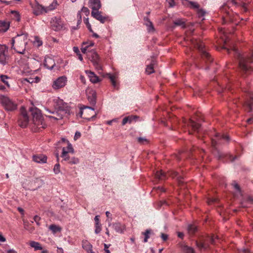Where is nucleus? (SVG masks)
<instances>
[{"label": "nucleus", "instance_id": "obj_38", "mask_svg": "<svg viewBox=\"0 0 253 253\" xmlns=\"http://www.w3.org/2000/svg\"><path fill=\"white\" fill-rule=\"evenodd\" d=\"M0 80L7 87H9L10 85L7 81V79L9 78L7 76L1 75L0 76Z\"/></svg>", "mask_w": 253, "mask_h": 253}, {"label": "nucleus", "instance_id": "obj_28", "mask_svg": "<svg viewBox=\"0 0 253 253\" xmlns=\"http://www.w3.org/2000/svg\"><path fill=\"white\" fill-rule=\"evenodd\" d=\"M253 106V95H250V100L246 103L245 107L248 112L252 111V107Z\"/></svg>", "mask_w": 253, "mask_h": 253}, {"label": "nucleus", "instance_id": "obj_41", "mask_svg": "<svg viewBox=\"0 0 253 253\" xmlns=\"http://www.w3.org/2000/svg\"><path fill=\"white\" fill-rule=\"evenodd\" d=\"M197 230V227L194 225H189L188 227V230L190 233H194Z\"/></svg>", "mask_w": 253, "mask_h": 253}, {"label": "nucleus", "instance_id": "obj_6", "mask_svg": "<svg viewBox=\"0 0 253 253\" xmlns=\"http://www.w3.org/2000/svg\"><path fill=\"white\" fill-rule=\"evenodd\" d=\"M0 102L6 111H12L17 109V104L7 96L0 95Z\"/></svg>", "mask_w": 253, "mask_h": 253}, {"label": "nucleus", "instance_id": "obj_50", "mask_svg": "<svg viewBox=\"0 0 253 253\" xmlns=\"http://www.w3.org/2000/svg\"><path fill=\"white\" fill-rule=\"evenodd\" d=\"M197 13L199 17H203L204 16L206 12L203 9L198 8L197 9Z\"/></svg>", "mask_w": 253, "mask_h": 253}, {"label": "nucleus", "instance_id": "obj_49", "mask_svg": "<svg viewBox=\"0 0 253 253\" xmlns=\"http://www.w3.org/2000/svg\"><path fill=\"white\" fill-rule=\"evenodd\" d=\"M168 174L169 176H172L173 178L177 177V178H179V176H178V173L175 171L169 172Z\"/></svg>", "mask_w": 253, "mask_h": 253}, {"label": "nucleus", "instance_id": "obj_29", "mask_svg": "<svg viewBox=\"0 0 253 253\" xmlns=\"http://www.w3.org/2000/svg\"><path fill=\"white\" fill-rule=\"evenodd\" d=\"M29 245L32 248H33L35 251L42 250V247L39 242L31 241L29 243Z\"/></svg>", "mask_w": 253, "mask_h": 253}, {"label": "nucleus", "instance_id": "obj_21", "mask_svg": "<svg viewBox=\"0 0 253 253\" xmlns=\"http://www.w3.org/2000/svg\"><path fill=\"white\" fill-rule=\"evenodd\" d=\"M144 24L147 27L148 31L149 32H154L155 31V28L152 22L150 20V19L147 17H145L144 18Z\"/></svg>", "mask_w": 253, "mask_h": 253}, {"label": "nucleus", "instance_id": "obj_8", "mask_svg": "<svg viewBox=\"0 0 253 253\" xmlns=\"http://www.w3.org/2000/svg\"><path fill=\"white\" fill-rule=\"evenodd\" d=\"M80 114L81 117L84 115L83 118L87 120L94 118L96 115V113L94 111V109L87 106H84L81 108Z\"/></svg>", "mask_w": 253, "mask_h": 253}, {"label": "nucleus", "instance_id": "obj_3", "mask_svg": "<svg viewBox=\"0 0 253 253\" xmlns=\"http://www.w3.org/2000/svg\"><path fill=\"white\" fill-rule=\"evenodd\" d=\"M30 111L32 116V121L34 126L36 127L35 130L41 129L46 127V125L44 121L41 111L36 107H32Z\"/></svg>", "mask_w": 253, "mask_h": 253}, {"label": "nucleus", "instance_id": "obj_7", "mask_svg": "<svg viewBox=\"0 0 253 253\" xmlns=\"http://www.w3.org/2000/svg\"><path fill=\"white\" fill-rule=\"evenodd\" d=\"M252 62H253V52H252L251 56L248 58L240 56H239L240 67L246 72L250 71L251 69L250 64Z\"/></svg>", "mask_w": 253, "mask_h": 253}, {"label": "nucleus", "instance_id": "obj_56", "mask_svg": "<svg viewBox=\"0 0 253 253\" xmlns=\"http://www.w3.org/2000/svg\"><path fill=\"white\" fill-rule=\"evenodd\" d=\"M95 224H100L99 216L96 215L94 217Z\"/></svg>", "mask_w": 253, "mask_h": 253}, {"label": "nucleus", "instance_id": "obj_12", "mask_svg": "<svg viewBox=\"0 0 253 253\" xmlns=\"http://www.w3.org/2000/svg\"><path fill=\"white\" fill-rule=\"evenodd\" d=\"M8 59L7 47L5 45H0V64L6 65L8 63Z\"/></svg>", "mask_w": 253, "mask_h": 253}, {"label": "nucleus", "instance_id": "obj_37", "mask_svg": "<svg viewBox=\"0 0 253 253\" xmlns=\"http://www.w3.org/2000/svg\"><path fill=\"white\" fill-rule=\"evenodd\" d=\"M155 176L159 179H164L166 177V174L162 170L158 171L155 174Z\"/></svg>", "mask_w": 253, "mask_h": 253}, {"label": "nucleus", "instance_id": "obj_45", "mask_svg": "<svg viewBox=\"0 0 253 253\" xmlns=\"http://www.w3.org/2000/svg\"><path fill=\"white\" fill-rule=\"evenodd\" d=\"M247 203H248L247 205L245 204L244 203H242V206L244 207H249L248 204H253V199H252L251 198H248L247 199Z\"/></svg>", "mask_w": 253, "mask_h": 253}, {"label": "nucleus", "instance_id": "obj_48", "mask_svg": "<svg viewBox=\"0 0 253 253\" xmlns=\"http://www.w3.org/2000/svg\"><path fill=\"white\" fill-rule=\"evenodd\" d=\"M85 14L86 16H88L89 14V10L87 7L83 6L80 11Z\"/></svg>", "mask_w": 253, "mask_h": 253}, {"label": "nucleus", "instance_id": "obj_15", "mask_svg": "<svg viewBox=\"0 0 253 253\" xmlns=\"http://www.w3.org/2000/svg\"><path fill=\"white\" fill-rule=\"evenodd\" d=\"M44 66L48 69L52 70L55 66L54 59L49 56H46L44 58Z\"/></svg>", "mask_w": 253, "mask_h": 253}, {"label": "nucleus", "instance_id": "obj_62", "mask_svg": "<svg viewBox=\"0 0 253 253\" xmlns=\"http://www.w3.org/2000/svg\"><path fill=\"white\" fill-rule=\"evenodd\" d=\"M17 210L19 211V212H20V213L22 215H24V211L22 208L18 207Z\"/></svg>", "mask_w": 253, "mask_h": 253}, {"label": "nucleus", "instance_id": "obj_60", "mask_svg": "<svg viewBox=\"0 0 253 253\" xmlns=\"http://www.w3.org/2000/svg\"><path fill=\"white\" fill-rule=\"evenodd\" d=\"M169 3L170 7H173L175 5L174 0H169Z\"/></svg>", "mask_w": 253, "mask_h": 253}, {"label": "nucleus", "instance_id": "obj_1", "mask_svg": "<svg viewBox=\"0 0 253 253\" xmlns=\"http://www.w3.org/2000/svg\"><path fill=\"white\" fill-rule=\"evenodd\" d=\"M75 154V150L72 144L67 141V146H63L62 148V152L60 155L62 161H65L68 164L76 165L79 163V159L75 157H72Z\"/></svg>", "mask_w": 253, "mask_h": 253}, {"label": "nucleus", "instance_id": "obj_36", "mask_svg": "<svg viewBox=\"0 0 253 253\" xmlns=\"http://www.w3.org/2000/svg\"><path fill=\"white\" fill-rule=\"evenodd\" d=\"M49 228L50 230L52 231L53 233L55 234L58 232H60L61 231V228L58 226H57L54 224H51L49 226Z\"/></svg>", "mask_w": 253, "mask_h": 253}, {"label": "nucleus", "instance_id": "obj_31", "mask_svg": "<svg viewBox=\"0 0 253 253\" xmlns=\"http://www.w3.org/2000/svg\"><path fill=\"white\" fill-rule=\"evenodd\" d=\"M137 116H128L124 118L122 121V125H125L127 123H131L133 120L137 118Z\"/></svg>", "mask_w": 253, "mask_h": 253}, {"label": "nucleus", "instance_id": "obj_53", "mask_svg": "<svg viewBox=\"0 0 253 253\" xmlns=\"http://www.w3.org/2000/svg\"><path fill=\"white\" fill-rule=\"evenodd\" d=\"M40 217H39V216L38 215H35L34 217V221L36 222V223L37 224V225H40Z\"/></svg>", "mask_w": 253, "mask_h": 253}, {"label": "nucleus", "instance_id": "obj_4", "mask_svg": "<svg viewBox=\"0 0 253 253\" xmlns=\"http://www.w3.org/2000/svg\"><path fill=\"white\" fill-rule=\"evenodd\" d=\"M49 107L54 108L62 113L70 114V107L67 103L58 97H53L50 98L47 102Z\"/></svg>", "mask_w": 253, "mask_h": 253}, {"label": "nucleus", "instance_id": "obj_64", "mask_svg": "<svg viewBox=\"0 0 253 253\" xmlns=\"http://www.w3.org/2000/svg\"><path fill=\"white\" fill-rule=\"evenodd\" d=\"M161 237L164 241H166L168 238V236L166 234L162 233L161 234Z\"/></svg>", "mask_w": 253, "mask_h": 253}, {"label": "nucleus", "instance_id": "obj_11", "mask_svg": "<svg viewBox=\"0 0 253 253\" xmlns=\"http://www.w3.org/2000/svg\"><path fill=\"white\" fill-rule=\"evenodd\" d=\"M67 81V78L66 76H60L53 80L52 87L55 90L60 89L66 85Z\"/></svg>", "mask_w": 253, "mask_h": 253}, {"label": "nucleus", "instance_id": "obj_33", "mask_svg": "<svg viewBox=\"0 0 253 253\" xmlns=\"http://www.w3.org/2000/svg\"><path fill=\"white\" fill-rule=\"evenodd\" d=\"M154 61H153L150 64L148 65L147 66V67L146 68V72L148 74H152L154 72Z\"/></svg>", "mask_w": 253, "mask_h": 253}, {"label": "nucleus", "instance_id": "obj_32", "mask_svg": "<svg viewBox=\"0 0 253 253\" xmlns=\"http://www.w3.org/2000/svg\"><path fill=\"white\" fill-rule=\"evenodd\" d=\"M57 117H55V116H52V115H45V117L48 118L51 122L54 123L56 121L61 120L62 119V116L61 115H58Z\"/></svg>", "mask_w": 253, "mask_h": 253}, {"label": "nucleus", "instance_id": "obj_14", "mask_svg": "<svg viewBox=\"0 0 253 253\" xmlns=\"http://www.w3.org/2000/svg\"><path fill=\"white\" fill-rule=\"evenodd\" d=\"M91 15L92 17L102 24L104 23L108 19V17L103 16L101 14V12L99 10L91 11Z\"/></svg>", "mask_w": 253, "mask_h": 253}, {"label": "nucleus", "instance_id": "obj_16", "mask_svg": "<svg viewBox=\"0 0 253 253\" xmlns=\"http://www.w3.org/2000/svg\"><path fill=\"white\" fill-rule=\"evenodd\" d=\"M86 74L87 75L89 81L93 84H96L99 82L101 80L99 77L93 72L90 71L86 70L85 71Z\"/></svg>", "mask_w": 253, "mask_h": 253}, {"label": "nucleus", "instance_id": "obj_24", "mask_svg": "<svg viewBox=\"0 0 253 253\" xmlns=\"http://www.w3.org/2000/svg\"><path fill=\"white\" fill-rule=\"evenodd\" d=\"M107 76L109 79L110 80L112 84L114 86V87L117 88L118 85L116 82V79L117 78V75L108 74Z\"/></svg>", "mask_w": 253, "mask_h": 253}, {"label": "nucleus", "instance_id": "obj_46", "mask_svg": "<svg viewBox=\"0 0 253 253\" xmlns=\"http://www.w3.org/2000/svg\"><path fill=\"white\" fill-rule=\"evenodd\" d=\"M77 17L78 19L77 24L80 25L82 22V15L81 11H79L77 14Z\"/></svg>", "mask_w": 253, "mask_h": 253}, {"label": "nucleus", "instance_id": "obj_55", "mask_svg": "<svg viewBox=\"0 0 253 253\" xmlns=\"http://www.w3.org/2000/svg\"><path fill=\"white\" fill-rule=\"evenodd\" d=\"M73 49L74 52L75 53H76L77 54V55L79 54V53H80L79 48L77 46L73 47Z\"/></svg>", "mask_w": 253, "mask_h": 253}, {"label": "nucleus", "instance_id": "obj_25", "mask_svg": "<svg viewBox=\"0 0 253 253\" xmlns=\"http://www.w3.org/2000/svg\"><path fill=\"white\" fill-rule=\"evenodd\" d=\"M113 227L115 230L118 233H123L125 230V226L120 223H115L113 224Z\"/></svg>", "mask_w": 253, "mask_h": 253}, {"label": "nucleus", "instance_id": "obj_58", "mask_svg": "<svg viewBox=\"0 0 253 253\" xmlns=\"http://www.w3.org/2000/svg\"><path fill=\"white\" fill-rule=\"evenodd\" d=\"M80 79L81 81L83 84H85V81H86V80H85V77H84V76H83V75H80Z\"/></svg>", "mask_w": 253, "mask_h": 253}, {"label": "nucleus", "instance_id": "obj_44", "mask_svg": "<svg viewBox=\"0 0 253 253\" xmlns=\"http://www.w3.org/2000/svg\"><path fill=\"white\" fill-rule=\"evenodd\" d=\"M95 233L97 234L99 233L101 231V224H95Z\"/></svg>", "mask_w": 253, "mask_h": 253}, {"label": "nucleus", "instance_id": "obj_51", "mask_svg": "<svg viewBox=\"0 0 253 253\" xmlns=\"http://www.w3.org/2000/svg\"><path fill=\"white\" fill-rule=\"evenodd\" d=\"M12 13L15 17V20L17 22L19 21L20 20V17L19 13L16 11H12Z\"/></svg>", "mask_w": 253, "mask_h": 253}, {"label": "nucleus", "instance_id": "obj_42", "mask_svg": "<svg viewBox=\"0 0 253 253\" xmlns=\"http://www.w3.org/2000/svg\"><path fill=\"white\" fill-rule=\"evenodd\" d=\"M189 3L190 4L191 7L194 9H198L199 8V4L196 2L194 1H188Z\"/></svg>", "mask_w": 253, "mask_h": 253}, {"label": "nucleus", "instance_id": "obj_2", "mask_svg": "<svg viewBox=\"0 0 253 253\" xmlns=\"http://www.w3.org/2000/svg\"><path fill=\"white\" fill-rule=\"evenodd\" d=\"M28 43V35L26 33L18 34L11 40V48L17 52L23 54L25 50L26 45Z\"/></svg>", "mask_w": 253, "mask_h": 253}, {"label": "nucleus", "instance_id": "obj_5", "mask_svg": "<svg viewBox=\"0 0 253 253\" xmlns=\"http://www.w3.org/2000/svg\"><path fill=\"white\" fill-rule=\"evenodd\" d=\"M57 3L56 0L54 1L47 7H44L37 2L31 3L33 13L35 15H40L48 12L49 11L54 9L57 6Z\"/></svg>", "mask_w": 253, "mask_h": 253}, {"label": "nucleus", "instance_id": "obj_39", "mask_svg": "<svg viewBox=\"0 0 253 253\" xmlns=\"http://www.w3.org/2000/svg\"><path fill=\"white\" fill-rule=\"evenodd\" d=\"M151 232V230L150 229H147L145 232L143 233V234L144 235L145 238L144 239V242L146 243L148 241V239L149 238L150 236Z\"/></svg>", "mask_w": 253, "mask_h": 253}, {"label": "nucleus", "instance_id": "obj_22", "mask_svg": "<svg viewBox=\"0 0 253 253\" xmlns=\"http://www.w3.org/2000/svg\"><path fill=\"white\" fill-rule=\"evenodd\" d=\"M94 45V42L92 41H89L87 42H84L83 46L81 48L82 52L83 53H86L89 47L93 46Z\"/></svg>", "mask_w": 253, "mask_h": 253}, {"label": "nucleus", "instance_id": "obj_20", "mask_svg": "<svg viewBox=\"0 0 253 253\" xmlns=\"http://www.w3.org/2000/svg\"><path fill=\"white\" fill-rule=\"evenodd\" d=\"M10 22L8 21H0V32H5L9 29Z\"/></svg>", "mask_w": 253, "mask_h": 253}, {"label": "nucleus", "instance_id": "obj_61", "mask_svg": "<svg viewBox=\"0 0 253 253\" xmlns=\"http://www.w3.org/2000/svg\"><path fill=\"white\" fill-rule=\"evenodd\" d=\"M138 141L139 143H143L144 141H146V139L145 138L139 137L138 138Z\"/></svg>", "mask_w": 253, "mask_h": 253}, {"label": "nucleus", "instance_id": "obj_13", "mask_svg": "<svg viewBox=\"0 0 253 253\" xmlns=\"http://www.w3.org/2000/svg\"><path fill=\"white\" fill-rule=\"evenodd\" d=\"M87 56L88 59L92 62L94 67L99 69L100 66L99 65V57L97 53L94 50H91L88 52H86Z\"/></svg>", "mask_w": 253, "mask_h": 253}, {"label": "nucleus", "instance_id": "obj_18", "mask_svg": "<svg viewBox=\"0 0 253 253\" xmlns=\"http://www.w3.org/2000/svg\"><path fill=\"white\" fill-rule=\"evenodd\" d=\"M221 139H224L226 141H228L229 139L228 136L216 133L215 134V138L212 139V145L214 146H215V145H216L217 143V141Z\"/></svg>", "mask_w": 253, "mask_h": 253}, {"label": "nucleus", "instance_id": "obj_40", "mask_svg": "<svg viewBox=\"0 0 253 253\" xmlns=\"http://www.w3.org/2000/svg\"><path fill=\"white\" fill-rule=\"evenodd\" d=\"M183 252L184 253H194V249L187 246H185L183 247Z\"/></svg>", "mask_w": 253, "mask_h": 253}, {"label": "nucleus", "instance_id": "obj_17", "mask_svg": "<svg viewBox=\"0 0 253 253\" xmlns=\"http://www.w3.org/2000/svg\"><path fill=\"white\" fill-rule=\"evenodd\" d=\"M89 6L91 11L99 10L101 7V4L100 0H89Z\"/></svg>", "mask_w": 253, "mask_h": 253}, {"label": "nucleus", "instance_id": "obj_54", "mask_svg": "<svg viewBox=\"0 0 253 253\" xmlns=\"http://www.w3.org/2000/svg\"><path fill=\"white\" fill-rule=\"evenodd\" d=\"M81 136V134L80 132L77 131L76 132L74 136V140H76L78 138H79Z\"/></svg>", "mask_w": 253, "mask_h": 253}, {"label": "nucleus", "instance_id": "obj_52", "mask_svg": "<svg viewBox=\"0 0 253 253\" xmlns=\"http://www.w3.org/2000/svg\"><path fill=\"white\" fill-rule=\"evenodd\" d=\"M232 186L237 191L240 192V187L236 182H234L232 183Z\"/></svg>", "mask_w": 253, "mask_h": 253}, {"label": "nucleus", "instance_id": "obj_57", "mask_svg": "<svg viewBox=\"0 0 253 253\" xmlns=\"http://www.w3.org/2000/svg\"><path fill=\"white\" fill-rule=\"evenodd\" d=\"M241 6L244 12H246L247 11V7L246 3H243L241 5Z\"/></svg>", "mask_w": 253, "mask_h": 253}, {"label": "nucleus", "instance_id": "obj_30", "mask_svg": "<svg viewBox=\"0 0 253 253\" xmlns=\"http://www.w3.org/2000/svg\"><path fill=\"white\" fill-rule=\"evenodd\" d=\"M188 125L190 126L194 130H199L200 127L199 124L192 120H189Z\"/></svg>", "mask_w": 253, "mask_h": 253}, {"label": "nucleus", "instance_id": "obj_47", "mask_svg": "<svg viewBox=\"0 0 253 253\" xmlns=\"http://www.w3.org/2000/svg\"><path fill=\"white\" fill-rule=\"evenodd\" d=\"M197 246H198V248L201 249H206L208 246L206 244L203 243H197Z\"/></svg>", "mask_w": 253, "mask_h": 253}, {"label": "nucleus", "instance_id": "obj_35", "mask_svg": "<svg viewBox=\"0 0 253 253\" xmlns=\"http://www.w3.org/2000/svg\"><path fill=\"white\" fill-rule=\"evenodd\" d=\"M33 44L35 46L39 47L42 44V42L39 37L35 36Z\"/></svg>", "mask_w": 253, "mask_h": 253}, {"label": "nucleus", "instance_id": "obj_34", "mask_svg": "<svg viewBox=\"0 0 253 253\" xmlns=\"http://www.w3.org/2000/svg\"><path fill=\"white\" fill-rule=\"evenodd\" d=\"M174 24L176 26H180L182 28L185 27V21L183 19H178L175 20L174 22Z\"/></svg>", "mask_w": 253, "mask_h": 253}, {"label": "nucleus", "instance_id": "obj_59", "mask_svg": "<svg viewBox=\"0 0 253 253\" xmlns=\"http://www.w3.org/2000/svg\"><path fill=\"white\" fill-rule=\"evenodd\" d=\"M84 21L86 26L90 24L89 22V19L88 18H84Z\"/></svg>", "mask_w": 253, "mask_h": 253}, {"label": "nucleus", "instance_id": "obj_23", "mask_svg": "<svg viewBox=\"0 0 253 253\" xmlns=\"http://www.w3.org/2000/svg\"><path fill=\"white\" fill-rule=\"evenodd\" d=\"M197 46L198 47L200 50H201L202 52V55L203 57H205L207 58L208 60H210V55L209 53H208L204 49V46L201 43H197Z\"/></svg>", "mask_w": 253, "mask_h": 253}, {"label": "nucleus", "instance_id": "obj_26", "mask_svg": "<svg viewBox=\"0 0 253 253\" xmlns=\"http://www.w3.org/2000/svg\"><path fill=\"white\" fill-rule=\"evenodd\" d=\"M82 247L87 253L92 250V246L91 244L87 240L83 241L82 242Z\"/></svg>", "mask_w": 253, "mask_h": 253}, {"label": "nucleus", "instance_id": "obj_63", "mask_svg": "<svg viewBox=\"0 0 253 253\" xmlns=\"http://www.w3.org/2000/svg\"><path fill=\"white\" fill-rule=\"evenodd\" d=\"M6 241L5 238L3 236L2 234L0 233V242H4Z\"/></svg>", "mask_w": 253, "mask_h": 253}, {"label": "nucleus", "instance_id": "obj_19", "mask_svg": "<svg viewBox=\"0 0 253 253\" xmlns=\"http://www.w3.org/2000/svg\"><path fill=\"white\" fill-rule=\"evenodd\" d=\"M33 160L37 163H45L46 162L47 158L43 155H35L33 157Z\"/></svg>", "mask_w": 253, "mask_h": 253}, {"label": "nucleus", "instance_id": "obj_43", "mask_svg": "<svg viewBox=\"0 0 253 253\" xmlns=\"http://www.w3.org/2000/svg\"><path fill=\"white\" fill-rule=\"evenodd\" d=\"M60 166L59 163H57L55 165L53 168V171L55 173V174H57L60 172Z\"/></svg>", "mask_w": 253, "mask_h": 253}, {"label": "nucleus", "instance_id": "obj_9", "mask_svg": "<svg viewBox=\"0 0 253 253\" xmlns=\"http://www.w3.org/2000/svg\"><path fill=\"white\" fill-rule=\"evenodd\" d=\"M20 115L18 120L19 125L21 127H26L29 123V119L27 112L23 106L20 108Z\"/></svg>", "mask_w": 253, "mask_h": 253}, {"label": "nucleus", "instance_id": "obj_10", "mask_svg": "<svg viewBox=\"0 0 253 253\" xmlns=\"http://www.w3.org/2000/svg\"><path fill=\"white\" fill-rule=\"evenodd\" d=\"M64 22L60 17H54L50 20V26L52 30L55 31H59L63 29Z\"/></svg>", "mask_w": 253, "mask_h": 253}, {"label": "nucleus", "instance_id": "obj_27", "mask_svg": "<svg viewBox=\"0 0 253 253\" xmlns=\"http://www.w3.org/2000/svg\"><path fill=\"white\" fill-rule=\"evenodd\" d=\"M45 110L47 112H48L49 113H50L51 114H52L53 115V116H55V117H57L58 116H57V115H61L62 116V119L63 118V117H68L70 115V114H65L64 113H62V112H61L60 111H58V110H57V111H52V112H51L48 108H45Z\"/></svg>", "mask_w": 253, "mask_h": 253}]
</instances>
